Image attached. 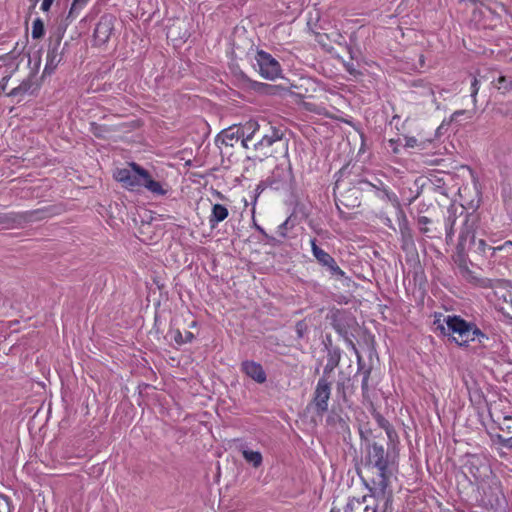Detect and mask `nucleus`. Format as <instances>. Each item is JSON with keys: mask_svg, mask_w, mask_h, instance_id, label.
I'll return each mask as SVG.
<instances>
[{"mask_svg": "<svg viewBox=\"0 0 512 512\" xmlns=\"http://www.w3.org/2000/svg\"><path fill=\"white\" fill-rule=\"evenodd\" d=\"M241 366L243 372L257 383H264L266 381V373L259 363L244 361Z\"/></svg>", "mask_w": 512, "mask_h": 512, "instance_id": "ddd939ff", "label": "nucleus"}, {"mask_svg": "<svg viewBox=\"0 0 512 512\" xmlns=\"http://www.w3.org/2000/svg\"><path fill=\"white\" fill-rule=\"evenodd\" d=\"M491 257H494L497 252H504L507 256L512 255V241H506L502 245L495 248H490Z\"/></svg>", "mask_w": 512, "mask_h": 512, "instance_id": "cd10ccee", "label": "nucleus"}, {"mask_svg": "<svg viewBox=\"0 0 512 512\" xmlns=\"http://www.w3.org/2000/svg\"><path fill=\"white\" fill-rule=\"evenodd\" d=\"M457 216L454 211L448 210V215L445 219V229H446V241H452L454 236V225L456 223Z\"/></svg>", "mask_w": 512, "mask_h": 512, "instance_id": "aec40b11", "label": "nucleus"}, {"mask_svg": "<svg viewBox=\"0 0 512 512\" xmlns=\"http://www.w3.org/2000/svg\"><path fill=\"white\" fill-rule=\"evenodd\" d=\"M54 0H43L41 4V10L47 12L50 10Z\"/></svg>", "mask_w": 512, "mask_h": 512, "instance_id": "ea45409f", "label": "nucleus"}, {"mask_svg": "<svg viewBox=\"0 0 512 512\" xmlns=\"http://www.w3.org/2000/svg\"><path fill=\"white\" fill-rule=\"evenodd\" d=\"M241 453L243 458L250 464L253 465V467L258 468L262 464V454L259 451H252L245 447L241 448Z\"/></svg>", "mask_w": 512, "mask_h": 512, "instance_id": "6ab92c4d", "label": "nucleus"}, {"mask_svg": "<svg viewBox=\"0 0 512 512\" xmlns=\"http://www.w3.org/2000/svg\"><path fill=\"white\" fill-rule=\"evenodd\" d=\"M245 132H246V134H248V133H252V129H247V128H246V125H245V126H244V132H243V135L245 134Z\"/></svg>", "mask_w": 512, "mask_h": 512, "instance_id": "49530a36", "label": "nucleus"}, {"mask_svg": "<svg viewBox=\"0 0 512 512\" xmlns=\"http://www.w3.org/2000/svg\"><path fill=\"white\" fill-rule=\"evenodd\" d=\"M254 226H255L256 230L263 235V237H264V239H265L267 244H270L272 246H276V245H279V244L282 243V240L277 239L276 237H273V236L267 234L266 231L261 226H259L258 224L254 223Z\"/></svg>", "mask_w": 512, "mask_h": 512, "instance_id": "c85d7f7f", "label": "nucleus"}, {"mask_svg": "<svg viewBox=\"0 0 512 512\" xmlns=\"http://www.w3.org/2000/svg\"><path fill=\"white\" fill-rule=\"evenodd\" d=\"M310 243L312 254L319 264L325 267L332 276L337 278L345 277V272L337 265L334 258L329 253L318 247L316 239H311Z\"/></svg>", "mask_w": 512, "mask_h": 512, "instance_id": "6e6552de", "label": "nucleus"}, {"mask_svg": "<svg viewBox=\"0 0 512 512\" xmlns=\"http://www.w3.org/2000/svg\"><path fill=\"white\" fill-rule=\"evenodd\" d=\"M347 197L345 195H341V198L338 199V201L345 207H355L357 206V197H355V199L353 201H348V199H346Z\"/></svg>", "mask_w": 512, "mask_h": 512, "instance_id": "f704fd0d", "label": "nucleus"}, {"mask_svg": "<svg viewBox=\"0 0 512 512\" xmlns=\"http://www.w3.org/2000/svg\"><path fill=\"white\" fill-rule=\"evenodd\" d=\"M223 137L227 138V139H230V140H233L234 138V134L233 133H229V131H225L223 133Z\"/></svg>", "mask_w": 512, "mask_h": 512, "instance_id": "c03bdc74", "label": "nucleus"}, {"mask_svg": "<svg viewBox=\"0 0 512 512\" xmlns=\"http://www.w3.org/2000/svg\"><path fill=\"white\" fill-rule=\"evenodd\" d=\"M437 329L443 335H447L459 346H465L470 341L478 340L479 343L488 337L475 325L462 319L460 316L448 315L443 319V323L437 320Z\"/></svg>", "mask_w": 512, "mask_h": 512, "instance_id": "f03ea898", "label": "nucleus"}, {"mask_svg": "<svg viewBox=\"0 0 512 512\" xmlns=\"http://www.w3.org/2000/svg\"><path fill=\"white\" fill-rule=\"evenodd\" d=\"M173 338L177 344L187 343V340H184V337L179 330L175 331Z\"/></svg>", "mask_w": 512, "mask_h": 512, "instance_id": "58836bf2", "label": "nucleus"}, {"mask_svg": "<svg viewBox=\"0 0 512 512\" xmlns=\"http://www.w3.org/2000/svg\"><path fill=\"white\" fill-rule=\"evenodd\" d=\"M332 381L326 377L319 378L313 397V404L319 415H322L328 410V401L331 395Z\"/></svg>", "mask_w": 512, "mask_h": 512, "instance_id": "1a4fd4ad", "label": "nucleus"}, {"mask_svg": "<svg viewBox=\"0 0 512 512\" xmlns=\"http://www.w3.org/2000/svg\"><path fill=\"white\" fill-rule=\"evenodd\" d=\"M374 418L377 424L384 430L388 429L391 426L389 421L385 419L380 413H375Z\"/></svg>", "mask_w": 512, "mask_h": 512, "instance_id": "473e14b6", "label": "nucleus"}, {"mask_svg": "<svg viewBox=\"0 0 512 512\" xmlns=\"http://www.w3.org/2000/svg\"><path fill=\"white\" fill-rule=\"evenodd\" d=\"M229 215L228 209L222 204H214L212 207L209 223L214 228L219 222L224 221Z\"/></svg>", "mask_w": 512, "mask_h": 512, "instance_id": "2eb2a0df", "label": "nucleus"}, {"mask_svg": "<svg viewBox=\"0 0 512 512\" xmlns=\"http://www.w3.org/2000/svg\"><path fill=\"white\" fill-rule=\"evenodd\" d=\"M147 172V170L132 162L128 168L117 169L114 177L123 187L133 190L143 186Z\"/></svg>", "mask_w": 512, "mask_h": 512, "instance_id": "20e7f679", "label": "nucleus"}, {"mask_svg": "<svg viewBox=\"0 0 512 512\" xmlns=\"http://www.w3.org/2000/svg\"><path fill=\"white\" fill-rule=\"evenodd\" d=\"M463 113H464V111H463V110L456 111V112L454 113V116L461 115V114H463Z\"/></svg>", "mask_w": 512, "mask_h": 512, "instance_id": "de8ad7c7", "label": "nucleus"}, {"mask_svg": "<svg viewBox=\"0 0 512 512\" xmlns=\"http://www.w3.org/2000/svg\"><path fill=\"white\" fill-rule=\"evenodd\" d=\"M500 442L503 446H505L507 448H512V437H509V438L500 437Z\"/></svg>", "mask_w": 512, "mask_h": 512, "instance_id": "a19ab883", "label": "nucleus"}, {"mask_svg": "<svg viewBox=\"0 0 512 512\" xmlns=\"http://www.w3.org/2000/svg\"><path fill=\"white\" fill-rule=\"evenodd\" d=\"M495 87L505 94L512 91V78L508 79L506 76H500L495 81Z\"/></svg>", "mask_w": 512, "mask_h": 512, "instance_id": "4be33fe9", "label": "nucleus"}, {"mask_svg": "<svg viewBox=\"0 0 512 512\" xmlns=\"http://www.w3.org/2000/svg\"><path fill=\"white\" fill-rule=\"evenodd\" d=\"M255 61L254 67H258V71L263 78L275 80L281 75V66L271 54L259 50L256 53Z\"/></svg>", "mask_w": 512, "mask_h": 512, "instance_id": "423d86ee", "label": "nucleus"}, {"mask_svg": "<svg viewBox=\"0 0 512 512\" xmlns=\"http://www.w3.org/2000/svg\"><path fill=\"white\" fill-rule=\"evenodd\" d=\"M404 146L407 147V148L417 147V146H419L418 140L415 137H408V136H406L405 137V144H404Z\"/></svg>", "mask_w": 512, "mask_h": 512, "instance_id": "c9c22d12", "label": "nucleus"}, {"mask_svg": "<svg viewBox=\"0 0 512 512\" xmlns=\"http://www.w3.org/2000/svg\"><path fill=\"white\" fill-rule=\"evenodd\" d=\"M358 372H361L362 374V381H361V390H362V397L363 402H371L370 399V389H369V378L371 375V368L363 369V365L361 362V358L358 356Z\"/></svg>", "mask_w": 512, "mask_h": 512, "instance_id": "4468645a", "label": "nucleus"}, {"mask_svg": "<svg viewBox=\"0 0 512 512\" xmlns=\"http://www.w3.org/2000/svg\"><path fill=\"white\" fill-rule=\"evenodd\" d=\"M255 158H257V156H255ZM259 161H262L263 158L262 157H258Z\"/></svg>", "mask_w": 512, "mask_h": 512, "instance_id": "603ef678", "label": "nucleus"}, {"mask_svg": "<svg viewBox=\"0 0 512 512\" xmlns=\"http://www.w3.org/2000/svg\"><path fill=\"white\" fill-rule=\"evenodd\" d=\"M389 144H390V146L392 147V152H393L394 154L399 153V148H398V145H397V140L390 139V140H389Z\"/></svg>", "mask_w": 512, "mask_h": 512, "instance_id": "79ce46f5", "label": "nucleus"}, {"mask_svg": "<svg viewBox=\"0 0 512 512\" xmlns=\"http://www.w3.org/2000/svg\"><path fill=\"white\" fill-rule=\"evenodd\" d=\"M459 270L461 275L470 282H475L477 280L476 276H474L473 272L468 268V266L465 263V260H461L459 262Z\"/></svg>", "mask_w": 512, "mask_h": 512, "instance_id": "bb28decb", "label": "nucleus"}, {"mask_svg": "<svg viewBox=\"0 0 512 512\" xmlns=\"http://www.w3.org/2000/svg\"><path fill=\"white\" fill-rule=\"evenodd\" d=\"M479 87H480V82L479 80L477 79L476 76H473L472 79H471V83H470V95L473 99V105L475 106L476 105V102H477V94H478V91H479Z\"/></svg>", "mask_w": 512, "mask_h": 512, "instance_id": "c756f323", "label": "nucleus"}, {"mask_svg": "<svg viewBox=\"0 0 512 512\" xmlns=\"http://www.w3.org/2000/svg\"><path fill=\"white\" fill-rule=\"evenodd\" d=\"M192 339H193V334L191 332H186L184 340H187V342H190V341H192Z\"/></svg>", "mask_w": 512, "mask_h": 512, "instance_id": "a18cd8bd", "label": "nucleus"}, {"mask_svg": "<svg viewBox=\"0 0 512 512\" xmlns=\"http://www.w3.org/2000/svg\"><path fill=\"white\" fill-rule=\"evenodd\" d=\"M223 142H224L226 145H232L231 143L226 142L225 140H223Z\"/></svg>", "mask_w": 512, "mask_h": 512, "instance_id": "8fccbe9b", "label": "nucleus"}, {"mask_svg": "<svg viewBox=\"0 0 512 512\" xmlns=\"http://www.w3.org/2000/svg\"><path fill=\"white\" fill-rule=\"evenodd\" d=\"M143 186L152 194L157 196H163L167 193V189L163 188L160 182L153 180L148 172L145 177V181L143 182Z\"/></svg>", "mask_w": 512, "mask_h": 512, "instance_id": "f3484780", "label": "nucleus"}, {"mask_svg": "<svg viewBox=\"0 0 512 512\" xmlns=\"http://www.w3.org/2000/svg\"><path fill=\"white\" fill-rule=\"evenodd\" d=\"M246 128L252 129V133L246 134L242 140V145L245 148H248V141H250L254 137V135L257 133V131L260 129V125L255 121H249L246 123Z\"/></svg>", "mask_w": 512, "mask_h": 512, "instance_id": "b1692460", "label": "nucleus"}, {"mask_svg": "<svg viewBox=\"0 0 512 512\" xmlns=\"http://www.w3.org/2000/svg\"><path fill=\"white\" fill-rule=\"evenodd\" d=\"M275 143L281 144L285 154L288 153V143L283 140L282 131L276 127H270V133L264 134L261 139L254 144V148L256 151H262L264 157H269L272 156V152L269 148Z\"/></svg>", "mask_w": 512, "mask_h": 512, "instance_id": "0eeeda50", "label": "nucleus"}, {"mask_svg": "<svg viewBox=\"0 0 512 512\" xmlns=\"http://www.w3.org/2000/svg\"><path fill=\"white\" fill-rule=\"evenodd\" d=\"M44 22L40 18H36L32 23V38L40 39L44 36Z\"/></svg>", "mask_w": 512, "mask_h": 512, "instance_id": "5701e85b", "label": "nucleus"}, {"mask_svg": "<svg viewBox=\"0 0 512 512\" xmlns=\"http://www.w3.org/2000/svg\"><path fill=\"white\" fill-rule=\"evenodd\" d=\"M368 464L378 470L374 480L373 494L361 499H349L342 507H333L330 512H392V491L388 490L393 474L394 460L384 447L377 442L367 445Z\"/></svg>", "mask_w": 512, "mask_h": 512, "instance_id": "f257e3e1", "label": "nucleus"}, {"mask_svg": "<svg viewBox=\"0 0 512 512\" xmlns=\"http://www.w3.org/2000/svg\"><path fill=\"white\" fill-rule=\"evenodd\" d=\"M419 229L422 233H428L429 229L427 227L428 224L431 223V219L426 216H419L417 219Z\"/></svg>", "mask_w": 512, "mask_h": 512, "instance_id": "2f4dec72", "label": "nucleus"}, {"mask_svg": "<svg viewBox=\"0 0 512 512\" xmlns=\"http://www.w3.org/2000/svg\"><path fill=\"white\" fill-rule=\"evenodd\" d=\"M32 86H33V77L29 76L28 78L24 79L17 87L13 88L8 93V96H12V97L24 96L30 92Z\"/></svg>", "mask_w": 512, "mask_h": 512, "instance_id": "a211bd4d", "label": "nucleus"}, {"mask_svg": "<svg viewBox=\"0 0 512 512\" xmlns=\"http://www.w3.org/2000/svg\"><path fill=\"white\" fill-rule=\"evenodd\" d=\"M114 30V17L112 15H103L100 17L95 30L94 38L99 44H105Z\"/></svg>", "mask_w": 512, "mask_h": 512, "instance_id": "9d476101", "label": "nucleus"}, {"mask_svg": "<svg viewBox=\"0 0 512 512\" xmlns=\"http://www.w3.org/2000/svg\"><path fill=\"white\" fill-rule=\"evenodd\" d=\"M399 229L403 239L411 240V229L408 224V220L402 210L399 213Z\"/></svg>", "mask_w": 512, "mask_h": 512, "instance_id": "412c9836", "label": "nucleus"}, {"mask_svg": "<svg viewBox=\"0 0 512 512\" xmlns=\"http://www.w3.org/2000/svg\"><path fill=\"white\" fill-rule=\"evenodd\" d=\"M385 432L387 434L389 441L393 442L395 438H397V433L395 429L392 427V425L388 429H386Z\"/></svg>", "mask_w": 512, "mask_h": 512, "instance_id": "4c0bfd02", "label": "nucleus"}, {"mask_svg": "<svg viewBox=\"0 0 512 512\" xmlns=\"http://www.w3.org/2000/svg\"><path fill=\"white\" fill-rule=\"evenodd\" d=\"M350 345H351L352 349H353L355 352H357L356 347H355V345H354L352 342H350Z\"/></svg>", "mask_w": 512, "mask_h": 512, "instance_id": "09e8293b", "label": "nucleus"}, {"mask_svg": "<svg viewBox=\"0 0 512 512\" xmlns=\"http://www.w3.org/2000/svg\"><path fill=\"white\" fill-rule=\"evenodd\" d=\"M344 66H345L346 71L350 75L357 76L360 74V72L355 68L353 63L348 62V63H345Z\"/></svg>", "mask_w": 512, "mask_h": 512, "instance_id": "e433bc0d", "label": "nucleus"}, {"mask_svg": "<svg viewBox=\"0 0 512 512\" xmlns=\"http://www.w3.org/2000/svg\"><path fill=\"white\" fill-rule=\"evenodd\" d=\"M308 330V326L304 321H298L295 325V332L298 338H303Z\"/></svg>", "mask_w": 512, "mask_h": 512, "instance_id": "7c9ffc66", "label": "nucleus"}, {"mask_svg": "<svg viewBox=\"0 0 512 512\" xmlns=\"http://www.w3.org/2000/svg\"><path fill=\"white\" fill-rule=\"evenodd\" d=\"M340 353L338 350H330L328 352L327 363L323 370L322 377H326L329 380L334 369L339 365Z\"/></svg>", "mask_w": 512, "mask_h": 512, "instance_id": "dca6fc26", "label": "nucleus"}, {"mask_svg": "<svg viewBox=\"0 0 512 512\" xmlns=\"http://www.w3.org/2000/svg\"><path fill=\"white\" fill-rule=\"evenodd\" d=\"M294 227V223L291 220V217H288L282 224L278 226L277 233L281 239H286L288 237V231Z\"/></svg>", "mask_w": 512, "mask_h": 512, "instance_id": "a878e982", "label": "nucleus"}, {"mask_svg": "<svg viewBox=\"0 0 512 512\" xmlns=\"http://www.w3.org/2000/svg\"><path fill=\"white\" fill-rule=\"evenodd\" d=\"M344 381L339 380L337 382V389L338 391H342V393L345 395V385Z\"/></svg>", "mask_w": 512, "mask_h": 512, "instance_id": "37998d69", "label": "nucleus"}, {"mask_svg": "<svg viewBox=\"0 0 512 512\" xmlns=\"http://www.w3.org/2000/svg\"><path fill=\"white\" fill-rule=\"evenodd\" d=\"M0 512H11L9 499L5 496H0Z\"/></svg>", "mask_w": 512, "mask_h": 512, "instance_id": "72a5a7b5", "label": "nucleus"}, {"mask_svg": "<svg viewBox=\"0 0 512 512\" xmlns=\"http://www.w3.org/2000/svg\"><path fill=\"white\" fill-rule=\"evenodd\" d=\"M494 298L496 309L512 319V290L499 288L494 292Z\"/></svg>", "mask_w": 512, "mask_h": 512, "instance_id": "f8f14e48", "label": "nucleus"}, {"mask_svg": "<svg viewBox=\"0 0 512 512\" xmlns=\"http://www.w3.org/2000/svg\"><path fill=\"white\" fill-rule=\"evenodd\" d=\"M37 211H24V212H7L0 213V225L7 227L21 226L33 219Z\"/></svg>", "mask_w": 512, "mask_h": 512, "instance_id": "9b49d317", "label": "nucleus"}, {"mask_svg": "<svg viewBox=\"0 0 512 512\" xmlns=\"http://www.w3.org/2000/svg\"><path fill=\"white\" fill-rule=\"evenodd\" d=\"M464 216L463 225L459 234V242L457 245V250L459 255L462 256L465 251L466 241L469 238V242L473 244L474 251L480 255H484L486 251H491L489 246L485 240L478 239L476 240L474 236V221L471 220V217L467 213H461Z\"/></svg>", "mask_w": 512, "mask_h": 512, "instance_id": "7ed1b4c3", "label": "nucleus"}, {"mask_svg": "<svg viewBox=\"0 0 512 512\" xmlns=\"http://www.w3.org/2000/svg\"><path fill=\"white\" fill-rule=\"evenodd\" d=\"M89 0H73L67 19H74L79 11L88 3Z\"/></svg>", "mask_w": 512, "mask_h": 512, "instance_id": "393cba45", "label": "nucleus"}, {"mask_svg": "<svg viewBox=\"0 0 512 512\" xmlns=\"http://www.w3.org/2000/svg\"><path fill=\"white\" fill-rule=\"evenodd\" d=\"M430 94H431L432 96H434V91H433V90H430Z\"/></svg>", "mask_w": 512, "mask_h": 512, "instance_id": "3c124183", "label": "nucleus"}, {"mask_svg": "<svg viewBox=\"0 0 512 512\" xmlns=\"http://www.w3.org/2000/svg\"><path fill=\"white\" fill-rule=\"evenodd\" d=\"M64 32L65 28H59L55 34L50 36L43 75H51L62 61L63 49H61V41Z\"/></svg>", "mask_w": 512, "mask_h": 512, "instance_id": "39448f33", "label": "nucleus"}]
</instances>
